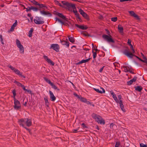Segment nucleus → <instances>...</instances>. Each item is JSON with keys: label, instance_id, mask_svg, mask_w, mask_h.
<instances>
[{"label": "nucleus", "instance_id": "nucleus-28", "mask_svg": "<svg viewBox=\"0 0 147 147\" xmlns=\"http://www.w3.org/2000/svg\"><path fill=\"white\" fill-rule=\"evenodd\" d=\"M118 29L120 33H123V27L121 26L118 25Z\"/></svg>", "mask_w": 147, "mask_h": 147}, {"label": "nucleus", "instance_id": "nucleus-53", "mask_svg": "<svg viewBox=\"0 0 147 147\" xmlns=\"http://www.w3.org/2000/svg\"><path fill=\"white\" fill-rule=\"evenodd\" d=\"M81 125L82 126L83 128H88V127L86 126L84 123H82L81 124Z\"/></svg>", "mask_w": 147, "mask_h": 147}, {"label": "nucleus", "instance_id": "nucleus-25", "mask_svg": "<svg viewBox=\"0 0 147 147\" xmlns=\"http://www.w3.org/2000/svg\"><path fill=\"white\" fill-rule=\"evenodd\" d=\"M134 88L136 90L139 92H141L143 89L142 87L141 86H139L135 87Z\"/></svg>", "mask_w": 147, "mask_h": 147}, {"label": "nucleus", "instance_id": "nucleus-41", "mask_svg": "<svg viewBox=\"0 0 147 147\" xmlns=\"http://www.w3.org/2000/svg\"><path fill=\"white\" fill-rule=\"evenodd\" d=\"M14 83H16L17 85V86H21L22 85V84L20 82L16 81H15Z\"/></svg>", "mask_w": 147, "mask_h": 147}, {"label": "nucleus", "instance_id": "nucleus-19", "mask_svg": "<svg viewBox=\"0 0 147 147\" xmlns=\"http://www.w3.org/2000/svg\"><path fill=\"white\" fill-rule=\"evenodd\" d=\"M137 78V77L136 76H135L132 79L127 82V85H131L134 82H135L136 81Z\"/></svg>", "mask_w": 147, "mask_h": 147}, {"label": "nucleus", "instance_id": "nucleus-49", "mask_svg": "<svg viewBox=\"0 0 147 147\" xmlns=\"http://www.w3.org/2000/svg\"><path fill=\"white\" fill-rule=\"evenodd\" d=\"M18 24V21L17 20H16L15 21V22L12 25L14 27H16Z\"/></svg>", "mask_w": 147, "mask_h": 147}, {"label": "nucleus", "instance_id": "nucleus-12", "mask_svg": "<svg viewBox=\"0 0 147 147\" xmlns=\"http://www.w3.org/2000/svg\"><path fill=\"white\" fill-rule=\"evenodd\" d=\"M44 59L47 61V62L52 65H54L55 64V63L50 59L47 56L44 55L43 56Z\"/></svg>", "mask_w": 147, "mask_h": 147}, {"label": "nucleus", "instance_id": "nucleus-35", "mask_svg": "<svg viewBox=\"0 0 147 147\" xmlns=\"http://www.w3.org/2000/svg\"><path fill=\"white\" fill-rule=\"evenodd\" d=\"M24 47H23V48H19V51L20 52V53L23 54L24 53Z\"/></svg>", "mask_w": 147, "mask_h": 147}, {"label": "nucleus", "instance_id": "nucleus-29", "mask_svg": "<svg viewBox=\"0 0 147 147\" xmlns=\"http://www.w3.org/2000/svg\"><path fill=\"white\" fill-rule=\"evenodd\" d=\"M68 39L71 42L74 43L75 42V39L74 37H70V36H68Z\"/></svg>", "mask_w": 147, "mask_h": 147}, {"label": "nucleus", "instance_id": "nucleus-31", "mask_svg": "<svg viewBox=\"0 0 147 147\" xmlns=\"http://www.w3.org/2000/svg\"><path fill=\"white\" fill-rule=\"evenodd\" d=\"M33 31L32 28H31L30 30L29 31L28 33V36L30 37H31L32 36V33Z\"/></svg>", "mask_w": 147, "mask_h": 147}, {"label": "nucleus", "instance_id": "nucleus-26", "mask_svg": "<svg viewBox=\"0 0 147 147\" xmlns=\"http://www.w3.org/2000/svg\"><path fill=\"white\" fill-rule=\"evenodd\" d=\"M44 100L45 101V103L46 106L47 107H49V102L48 97L47 96L45 97V98H44Z\"/></svg>", "mask_w": 147, "mask_h": 147}, {"label": "nucleus", "instance_id": "nucleus-5", "mask_svg": "<svg viewBox=\"0 0 147 147\" xmlns=\"http://www.w3.org/2000/svg\"><path fill=\"white\" fill-rule=\"evenodd\" d=\"M118 98V102H116L117 103H119V106L121 110L124 112L125 111V110L124 107V105L123 104L122 101V97L121 95H119L117 96Z\"/></svg>", "mask_w": 147, "mask_h": 147}, {"label": "nucleus", "instance_id": "nucleus-17", "mask_svg": "<svg viewBox=\"0 0 147 147\" xmlns=\"http://www.w3.org/2000/svg\"><path fill=\"white\" fill-rule=\"evenodd\" d=\"M129 12L131 16L136 18V19H139V18L138 15L136 14L133 11H129Z\"/></svg>", "mask_w": 147, "mask_h": 147}, {"label": "nucleus", "instance_id": "nucleus-50", "mask_svg": "<svg viewBox=\"0 0 147 147\" xmlns=\"http://www.w3.org/2000/svg\"><path fill=\"white\" fill-rule=\"evenodd\" d=\"M79 128H80V127H79L77 129H73L72 130L73 133H77V132H78V131H77L78 130Z\"/></svg>", "mask_w": 147, "mask_h": 147}, {"label": "nucleus", "instance_id": "nucleus-30", "mask_svg": "<svg viewBox=\"0 0 147 147\" xmlns=\"http://www.w3.org/2000/svg\"><path fill=\"white\" fill-rule=\"evenodd\" d=\"M124 68V71L125 72H128L129 71V68L127 66H123Z\"/></svg>", "mask_w": 147, "mask_h": 147}, {"label": "nucleus", "instance_id": "nucleus-42", "mask_svg": "<svg viewBox=\"0 0 147 147\" xmlns=\"http://www.w3.org/2000/svg\"><path fill=\"white\" fill-rule=\"evenodd\" d=\"M82 34L85 36H89V35L88 33L86 32H82Z\"/></svg>", "mask_w": 147, "mask_h": 147}, {"label": "nucleus", "instance_id": "nucleus-62", "mask_svg": "<svg viewBox=\"0 0 147 147\" xmlns=\"http://www.w3.org/2000/svg\"><path fill=\"white\" fill-rule=\"evenodd\" d=\"M106 30L107 31V34L109 35H110V32H109V31L107 30V29H106Z\"/></svg>", "mask_w": 147, "mask_h": 147}, {"label": "nucleus", "instance_id": "nucleus-3", "mask_svg": "<svg viewBox=\"0 0 147 147\" xmlns=\"http://www.w3.org/2000/svg\"><path fill=\"white\" fill-rule=\"evenodd\" d=\"M18 122L22 123L24 124H26L28 127H30L32 125V123L31 120L29 118L21 119L19 120Z\"/></svg>", "mask_w": 147, "mask_h": 147}, {"label": "nucleus", "instance_id": "nucleus-44", "mask_svg": "<svg viewBox=\"0 0 147 147\" xmlns=\"http://www.w3.org/2000/svg\"><path fill=\"white\" fill-rule=\"evenodd\" d=\"M120 142H116L115 146V147H119Z\"/></svg>", "mask_w": 147, "mask_h": 147}, {"label": "nucleus", "instance_id": "nucleus-52", "mask_svg": "<svg viewBox=\"0 0 147 147\" xmlns=\"http://www.w3.org/2000/svg\"><path fill=\"white\" fill-rule=\"evenodd\" d=\"M140 147H146V144L142 143H140Z\"/></svg>", "mask_w": 147, "mask_h": 147}, {"label": "nucleus", "instance_id": "nucleus-58", "mask_svg": "<svg viewBox=\"0 0 147 147\" xmlns=\"http://www.w3.org/2000/svg\"><path fill=\"white\" fill-rule=\"evenodd\" d=\"M15 27H14L12 25L11 28L10 30L11 31H13L14 30V29Z\"/></svg>", "mask_w": 147, "mask_h": 147}, {"label": "nucleus", "instance_id": "nucleus-54", "mask_svg": "<svg viewBox=\"0 0 147 147\" xmlns=\"http://www.w3.org/2000/svg\"><path fill=\"white\" fill-rule=\"evenodd\" d=\"M74 95L76 97H77L79 99L80 98V96H79L76 93H74Z\"/></svg>", "mask_w": 147, "mask_h": 147}, {"label": "nucleus", "instance_id": "nucleus-48", "mask_svg": "<svg viewBox=\"0 0 147 147\" xmlns=\"http://www.w3.org/2000/svg\"><path fill=\"white\" fill-rule=\"evenodd\" d=\"M56 3L58 5L60 6V7H62V5H61V3H60L58 1H55Z\"/></svg>", "mask_w": 147, "mask_h": 147}, {"label": "nucleus", "instance_id": "nucleus-18", "mask_svg": "<svg viewBox=\"0 0 147 147\" xmlns=\"http://www.w3.org/2000/svg\"><path fill=\"white\" fill-rule=\"evenodd\" d=\"M100 89H101L102 90V91L98 89L93 88V89L98 93L100 94H102L103 93H105V90L102 87H100Z\"/></svg>", "mask_w": 147, "mask_h": 147}, {"label": "nucleus", "instance_id": "nucleus-37", "mask_svg": "<svg viewBox=\"0 0 147 147\" xmlns=\"http://www.w3.org/2000/svg\"><path fill=\"white\" fill-rule=\"evenodd\" d=\"M76 17L77 18V19L78 21H79L80 22H82V20L81 19V18L79 16V14L78 15V16L77 15L76 16Z\"/></svg>", "mask_w": 147, "mask_h": 147}, {"label": "nucleus", "instance_id": "nucleus-39", "mask_svg": "<svg viewBox=\"0 0 147 147\" xmlns=\"http://www.w3.org/2000/svg\"><path fill=\"white\" fill-rule=\"evenodd\" d=\"M117 17H114L112 18H111V20L112 21L114 22H115L117 20Z\"/></svg>", "mask_w": 147, "mask_h": 147}, {"label": "nucleus", "instance_id": "nucleus-27", "mask_svg": "<svg viewBox=\"0 0 147 147\" xmlns=\"http://www.w3.org/2000/svg\"><path fill=\"white\" fill-rule=\"evenodd\" d=\"M82 16L87 20H90L89 16L86 13H84Z\"/></svg>", "mask_w": 147, "mask_h": 147}, {"label": "nucleus", "instance_id": "nucleus-13", "mask_svg": "<svg viewBox=\"0 0 147 147\" xmlns=\"http://www.w3.org/2000/svg\"><path fill=\"white\" fill-rule=\"evenodd\" d=\"M40 12L41 14L45 15H47L49 17H51L52 15V14L48 11H46L44 10H40Z\"/></svg>", "mask_w": 147, "mask_h": 147}, {"label": "nucleus", "instance_id": "nucleus-34", "mask_svg": "<svg viewBox=\"0 0 147 147\" xmlns=\"http://www.w3.org/2000/svg\"><path fill=\"white\" fill-rule=\"evenodd\" d=\"M12 93L13 94V98L14 99H15L16 98V90L15 89H14L12 91Z\"/></svg>", "mask_w": 147, "mask_h": 147}, {"label": "nucleus", "instance_id": "nucleus-63", "mask_svg": "<svg viewBox=\"0 0 147 147\" xmlns=\"http://www.w3.org/2000/svg\"><path fill=\"white\" fill-rule=\"evenodd\" d=\"M134 56L136 57L137 58H138L139 60L140 61H141V60H142V59H141V58H140L139 57H138V56H136L135 55Z\"/></svg>", "mask_w": 147, "mask_h": 147}, {"label": "nucleus", "instance_id": "nucleus-45", "mask_svg": "<svg viewBox=\"0 0 147 147\" xmlns=\"http://www.w3.org/2000/svg\"><path fill=\"white\" fill-rule=\"evenodd\" d=\"M9 67L11 70H13L14 72L16 70V69L11 65L9 66Z\"/></svg>", "mask_w": 147, "mask_h": 147}, {"label": "nucleus", "instance_id": "nucleus-64", "mask_svg": "<svg viewBox=\"0 0 147 147\" xmlns=\"http://www.w3.org/2000/svg\"><path fill=\"white\" fill-rule=\"evenodd\" d=\"M20 5H21V7H24V9H25V8H26L25 6H24V5L20 4Z\"/></svg>", "mask_w": 147, "mask_h": 147}, {"label": "nucleus", "instance_id": "nucleus-10", "mask_svg": "<svg viewBox=\"0 0 147 147\" xmlns=\"http://www.w3.org/2000/svg\"><path fill=\"white\" fill-rule=\"evenodd\" d=\"M50 49H52L56 52H58L59 51L60 47L58 44H53L51 45Z\"/></svg>", "mask_w": 147, "mask_h": 147}, {"label": "nucleus", "instance_id": "nucleus-61", "mask_svg": "<svg viewBox=\"0 0 147 147\" xmlns=\"http://www.w3.org/2000/svg\"><path fill=\"white\" fill-rule=\"evenodd\" d=\"M132 0H120V1L121 2H123L125 1H131Z\"/></svg>", "mask_w": 147, "mask_h": 147}, {"label": "nucleus", "instance_id": "nucleus-21", "mask_svg": "<svg viewBox=\"0 0 147 147\" xmlns=\"http://www.w3.org/2000/svg\"><path fill=\"white\" fill-rule=\"evenodd\" d=\"M14 72L17 75H18L20 76L21 77H23V78H25V77L24 76L22 75V73L20 72V71L17 69H16V70Z\"/></svg>", "mask_w": 147, "mask_h": 147}, {"label": "nucleus", "instance_id": "nucleus-20", "mask_svg": "<svg viewBox=\"0 0 147 147\" xmlns=\"http://www.w3.org/2000/svg\"><path fill=\"white\" fill-rule=\"evenodd\" d=\"M16 44L17 47L19 49L23 47V45L21 44L20 41L18 39L16 40Z\"/></svg>", "mask_w": 147, "mask_h": 147}, {"label": "nucleus", "instance_id": "nucleus-47", "mask_svg": "<svg viewBox=\"0 0 147 147\" xmlns=\"http://www.w3.org/2000/svg\"><path fill=\"white\" fill-rule=\"evenodd\" d=\"M31 7H30L29 6H28L27 8H25L26 9V12H28L29 11H30L31 9Z\"/></svg>", "mask_w": 147, "mask_h": 147}, {"label": "nucleus", "instance_id": "nucleus-23", "mask_svg": "<svg viewBox=\"0 0 147 147\" xmlns=\"http://www.w3.org/2000/svg\"><path fill=\"white\" fill-rule=\"evenodd\" d=\"M91 58H89L88 59H85V60H81V61L78 62L77 64V65H79L81 64L84 63H86L88 62L90 59Z\"/></svg>", "mask_w": 147, "mask_h": 147}, {"label": "nucleus", "instance_id": "nucleus-33", "mask_svg": "<svg viewBox=\"0 0 147 147\" xmlns=\"http://www.w3.org/2000/svg\"><path fill=\"white\" fill-rule=\"evenodd\" d=\"M20 125L22 127L25 128L26 130L28 131L29 130V129L28 128H27L25 126V124H24L22 123H20Z\"/></svg>", "mask_w": 147, "mask_h": 147}, {"label": "nucleus", "instance_id": "nucleus-16", "mask_svg": "<svg viewBox=\"0 0 147 147\" xmlns=\"http://www.w3.org/2000/svg\"><path fill=\"white\" fill-rule=\"evenodd\" d=\"M110 93L116 102H118V100L116 97L115 94L114 93L113 91L112 90L111 91H110Z\"/></svg>", "mask_w": 147, "mask_h": 147}, {"label": "nucleus", "instance_id": "nucleus-4", "mask_svg": "<svg viewBox=\"0 0 147 147\" xmlns=\"http://www.w3.org/2000/svg\"><path fill=\"white\" fill-rule=\"evenodd\" d=\"M30 1L34 5L39 6V10L40 9H42L44 10H45L47 9V7L45 4L39 3L35 0H32Z\"/></svg>", "mask_w": 147, "mask_h": 147}, {"label": "nucleus", "instance_id": "nucleus-59", "mask_svg": "<svg viewBox=\"0 0 147 147\" xmlns=\"http://www.w3.org/2000/svg\"><path fill=\"white\" fill-rule=\"evenodd\" d=\"M21 87L22 88V89H23V90L24 91L25 89H26L25 87V86L22 84V85L21 86Z\"/></svg>", "mask_w": 147, "mask_h": 147}, {"label": "nucleus", "instance_id": "nucleus-38", "mask_svg": "<svg viewBox=\"0 0 147 147\" xmlns=\"http://www.w3.org/2000/svg\"><path fill=\"white\" fill-rule=\"evenodd\" d=\"M92 52L93 53V58L94 59H95L96 57L97 53L96 52H94L93 49H92Z\"/></svg>", "mask_w": 147, "mask_h": 147}, {"label": "nucleus", "instance_id": "nucleus-57", "mask_svg": "<svg viewBox=\"0 0 147 147\" xmlns=\"http://www.w3.org/2000/svg\"><path fill=\"white\" fill-rule=\"evenodd\" d=\"M141 61L147 64V59L145 60H141Z\"/></svg>", "mask_w": 147, "mask_h": 147}, {"label": "nucleus", "instance_id": "nucleus-46", "mask_svg": "<svg viewBox=\"0 0 147 147\" xmlns=\"http://www.w3.org/2000/svg\"><path fill=\"white\" fill-rule=\"evenodd\" d=\"M79 12L80 13V14L82 15H83L84 13H85L83 10H82L81 9H80L79 10Z\"/></svg>", "mask_w": 147, "mask_h": 147}, {"label": "nucleus", "instance_id": "nucleus-1", "mask_svg": "<svg viewBox=\"0 0 147 147\" xmlns=\"http://www.w3.org/2000/svg\"><path fill=\"white\" fill-rule=\"evenodd\" d=\"M62 3L63 5H66L69 9L70 8L72 7L73 9V11L76 16H78L79 14L76 10L75 4H72L71 3L64 1H62Z\"/></svg>", "mask_w": 147, "mask_h": 147}, {"label": "nucleus", "instance_id": "nucleus-24", "mask_svg": "<svg viewBox=\"0 0 147 147\" xmlns=\"http://www.w3.org/2000/svg\"><path fill=\"white\" fill-rule=\"evenodd\" d=\"M57 15L59 17L61 18L62 19L65 20H67V18L62 14L58 13Z\"/></svg>", "mask_w": 147, "mask_h": 147}, {"label": "nucleus", "instance_id": "nucleus-6", "mask_svg": "<svg viewBox=\"0 0 147 147\" xmlns=\"http://www.w3.org/2000/svg\"><path fill=\"white\" fill-rule=\"evenodd\" d=\"M34 21L37 24H42L44 22L43 19L41 17H36L34 19Z\"/></svg>", "mask_w": 147, "mask_h": 147}, {"label": "nucleus", "instance_id": "nucleus-51", "mask_svg": "<svg viewBox=\"0 0 147 147\" xmlns=\"http://www.w3.org/2000/svg\"><path fill=\"white\" fill-rule=\"evenodd\" d=\"M26 92H27L28 93H30V94L31 93V91L30 90L26 89L24 90Z\"/></svg>", "mask_w": 147, "mask_h": 147}, {"label": "nucleus", "instance_id": "nucleus-60", "mask_svg": "<svg viewBox=\"0 0 147 147\" xmlns=\"http://www.w3.org/2000/svg\"><path fill=\"white\" fill-rule=\"evenodd\" d=\"M85 103H86L87 104H88V105H90L91 104V103L90 102L88 101H87V99L86 100V102H85Z\"/></svg>", "mask_w": 147, "mask_h": 147}, {"label": "nucleus", "instance_id": "nucleus-15", "mask_svg": "<svg viewBox=\"0 0 147 147\" xmlns=\"http://www.w3.org/2000/svg\"><path fill=\"white\" fill-rule=\"evenodd\" d=\"M49 93L50 94V98L52 101H55L56 100V98L54 95L53 93L51 91H49Z\"/></svg>", "mask_w": 147, "mask_h": 147}, {"label": "nucleus", "instance_id": "nucleus-56", "mask_svg": "<svg viewBox=\"0 0 147 147\" xmlns=\"http://www.w3.org/2000/svg\"><path fill=\"white\" fill-rule=\"evenodd\" d=\"M131 40L130 39H128L127 43L129 45H131Z\"/></svg>", "mask_w": 147, "mask_h": 147}, {"label": "nucleus", "instance_id": "nucleus-36", "mask_svg": "<svg viewBox=\"0 0 147 147\" xmlns=\"http://www.w3.org/2000/svg\"><path fill=\"white\" fill-rule=\"evenodd\" d=\"M31 9L34 11H37L38 10H39L38 8L32 6H31Z\"/></svg>", "mask_w": 147, "mask_h": 147}, {"label": "nucleus", "instance_id": "nucleus-40", "mask_svg": "<svg viewBox=\"0 0 147 147\" xmlns=\"http://www.w3.org/2000/svg\"><path fill=\"white\" fill-rule=\"evenodd\" d=\"M55 19L56 20V21H58L59 22H60V23H61L62 24H63L64 23L61 20L57 18H55Z\"/></svg>", "mask_w": 147, "mask_h": 147}, {"label": "nucleus", "instance_id": "nucleus-8", "mask_svg": "<svg viewBox=\"0 0 147 147\" xmlns=\"http://www.w3.org/2000/svg\"><path fill=\"white\" fill-rule=\"evenodd\" d=\"M14 108L16 109H18L21 107V105L20 102L16 98L14 99Z\"/></svg>", "mask_w": 147, "mask_h": 147}, {"label": "nucleus", "instance_id": "nucleus-32", "mask_svg": "<svg viewBox=\"0 0 147 147\" xmlns=\"http://www.w3.org/2000/svg\"><path fill=\"white\" fill-rule=\"evenodd\" d=\"M80 99V100L83 102H85L86 100L87 99L86 98L80 96V98H79Z\"/></svg>", "mask_w": 147, "mask_h": 147}, {"label": "nucleus", "instance_id": "nucleus-22", "mask_svg": "<svg viewBox=\"0 0 147 147\" xmlns=\"http://www.w3.org/2000/svg\"><path fill=\"white\" fill-rule=\"evenodd\" d=\"M60 42L61 44L63 45H66L67 47H68L69 46V42L65 40H60Z\"/></svg>", "mask_w": 147, "mask_h": 147}, {"label": "nucleus", "instance_id": "nucleus-7", "mask_svg": "<svg viewBox=\"0 0 147 147\" xmlns=\"http://www.w3.org/2000/svg\"><path fill=\"white\" fill-rule=\"evenodd\" d=\"M43 79L47 83L50 85L52 86V88H53L55 90H59V89H58L57 87L52 83L47 78L45 77L43 78Z\"/></svg>", "mask_w": 147, "mask_h": 147}, {"label": "nucleus", "instance_id": "nucleus-11", "mask_svg": "<svg viewBox=\"0 0 147 147\" xmlns=\"http://www.w3.org/2000/svg\"><path fill=\"white\" fill-rule=\"evenodd\" d=\"M124 54L130 58H132L135 55L132 53L129 52V49L125 50L124 51Z\"/></svg>", "mask_w": 147, "mask_h": 147}, {"label": "nucleus", "instance_id": "nucleus-55", "mask_svg": "<svg viewBox=\"0 0 147 147\" xmlns=\"http://www.w3.org/2000/svg\"><path fill=\"white\" fill-rule=\"evenodd\" d=\"M105 67V66H103L102 68H101L99 70V72H101L102 71L103 69Z\"/></svg>", "mask_w": 147, "mask_h": 147}, {"label": "nucleus", "instance_id": "nucleus-2", "mask_svg": "<svg viewBox=\"0 0 147 147\" xmlns=\"http://www.w3.org/2000/svg\"><path fill=\"white\" fill-rule=\"evenodd\" d=\"M92 118L94 119L95 121L97 122L98 123L103 124V125L105 124V120L99 115L94 113H93L92 114Z\"/></svg>", "mask_w": 147, "mask_h": 147}, {"label": "nucleus", "instance_id": "nucleus-9", "mask_svg": "<svg viewBox=\"0 0 147 147\" xmlns=\"http://www.w3.org/2000/svg\"><path fill=\"white\" fill-rule=\"evenodd\" d=\"M102 37L105 40L108 42H112L113 43H114L115 42L114 40L111 38V35L109 36L106 34H104L102 35Z\"/></svg>", "mask_w": 147, "mask_h": 147}, {"label": "nucleus", "instance_id": "nucleus-43", "mask_svg": "<svg viewBox=\"0 0 147 147\" xmlns=\"http://www.w3.org/2000/svg\"><path fill=\"white\" fill-rule=\"evenodd\" d=\"M129 45L130 46V48L132 51V53H135V51L134 50L133 45L131 44Z\"/></svg>", "mask_w": 147, "mask_h": 147}, {"label": "nucleus", "instance_id": "nucleus-14", "mask_svg": "<svg viewBox=\"0 0 147 147\" xmlns=\"http://www.w3.org/2000/svg\"><path fill=\"white\" fill-rule=\"evenodd\" d=\"M75 25L76 26L82 30H86L88 28V27L84 25H80L78 24H75Z\"/></svg>", "mask_w": 147, "mask_h": 147}]
</instances>
